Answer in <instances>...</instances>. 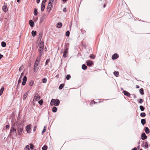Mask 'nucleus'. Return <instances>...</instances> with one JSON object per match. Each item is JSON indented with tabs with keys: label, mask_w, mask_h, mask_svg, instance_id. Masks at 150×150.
<instances>
[{
	"label": "nucleus",
	"mask_w": 150,
	"mask_h": 150,
	"mask_svg": "<svg viewBox=\"0 0 150 150\" xmlns=\"http://www.w3.org/2000/svg\"><path fill=\"white\" fill-rule=\"evenodd\" d=\"M16 129L14 127V125H13L11 128L9 135L12 139L14 138V137H16L17 134H16Z\"/></svg>",
	"instance_id": "obj_1"
},
{
	"label": "nucleus",
	"mask_w": 150,
	"mask_h": 150,
	"mask_svg": "<svg viewBox=\"0 0 150 150\" xmlns=\"http://www.w3.org/2000/svg\"><path fill=\"white\" fill-rule=\"evenodd\" d=\"M44 47V42L43 41H42L40 42L38 49L40 57H41L42 54V52L43 50Z\"/></svg>",
	"instance_id": "obj_2"
},
{
	"label": "nucleus",
	"mask_w": 150,
	"mask_h": 150,
	"mask_svg": "<svg viewBox=\"0 0 150 150\" xmlns=\"http://www.w3.org/2000/svg\"><path fill=\"white\" fill-rule=\"evenodd\" d=\"M60 103L59 100L58 99H52L51 100L50 104L51 105H54L57 106Z\"/></svg>",
	"instance_id": "obj_3"
},
{
	"label": "nucleus",
	"mask_w": 150,
	"mask_h": 150,
	"mask_svg": "<svg viewBox=\"0 0 150 150\" xmlns=\"http://www.w3.org/2000/svg\"><path fill=\"white\" fill-rule=\"evenodd\" d=\"M23 126L21 125H18V126L17 129V131L18 132V135H21L22 133V132L23 131Z\"/></svg>",
	"instance_id": "obj_4"
},
{
	"label": "nucleus",
	"mask_w": 150,
	"mask_h": 150,
	"mask_svg": "<svg viewBox=\"0 0 150 150\" xmlns=\"http://www.w3.org/2000/svg\"><path fill=\"white\" fill-rule=\"evenodd\" d=\"M69 46V43H67L65 46V50L63 54V56L64 57H67L66 54L68 53Z\"/></svg>",
	"instance_id": "obj_5"
},
{
	"label": "nucleus",
	"mask_w": 150,
	"mask_h": 150,
	"mask_svg": "<svg viewBox=\"0 0 150 150\" xmlns=\"http://www.w3.org/2000/svg\"><path fill=\"white\" fill-rule=\"evenodd\" d=\"M39 63L38 62L37 63L35 62L33 69V71L34 72H36L38 71L39 67Z\"/></svg>",
	"instance_id": "obj_6"
},
{
	"label": "nucleus",
	"mask_w": 150,
	"mask_h": 150,
	"mask_svg": "<svg viewBox=\"0 0 150 150\" xmlns=\"http://www.w3.org/2000/svg\"><path fill=\"white\" fill-rule=\"evenodd\" d=\"M31 125H29L26 126L25 128L28 133H30V129L31 128Z\"/></svg>",
	"instance_id": "obj_7"
},
{
	"label": "nucleus",
	"mask_w": 150,
	"mask_h": 150,
	"mask_svg": "<svg viewBox=\"0 0 150 150\" xmlns=\"http://www.w3.org/2000/svg\"><path fill=\"white\" fill-rule=\"evenodd\" d=\"M23 81L22 82V84L23 85H25L26 83L27 80V77L26 76H25L24 77L23 79Z\"/></svg>",
	"instance_id": "obj_8"
},
{
	"label": "nucleus",
	"mask_w": 150,
	"mask_h": 150,
	"mask_svg": "<svg viewBox=\"0 0 150 150\" xmlns=\"http://www.w3.org/2000/svg\"><path fill=\"white\" fill-rule=\"evenodd\" d=\"M45 2L42 1L41 5V11H43L45 7Z\"/></svg>",
	"instance_id": "obj_9"
},
{
	"label": "nucleus",
	"mask_w": 150,
	"mask_h": 150,
	"mask_svg": "<svg viewBox=\"0 0 150 150\" xmlns=\"http://www.w3.org/2000/svg\"><path fill=\"white\" fill-rule=\"evenodd\" d=\"M2 10L5 13H6L8 10L7 6L5 5V3H4V5L2 7Z\"/></svg>",
	"instance_id": "obj_10"
},
{
	"label": "nucleus",
	"mask_w": 150,
	"mask_h": 150,
	"mask_svg": "<svg viewBox=\"0 0 150 150\" xmlns=\"http://www.w3.org/2000/svg\"><path fill=\"white\" fill-rule=\"evenodd\" d=\"M40 97L38 95H35L34 96L33 100H35L37 101H38L40 99Z\"/></svg>",
	"instance_id": "obj_11"
},
{
	"label": "nucleus",
	"mask_w": 150,
	"mask_h": 150,
	"mask_svg": "<svg viewBox=\"0 0 150 150\" xmlns=\"http://www.w3.org/2000/svg\"><path fill=\"white\" fill-rule=\"evenodd\" d=\"M119 57L118 54L116 53L114 54L112 57V58L113 59H117Z\"/></svg>",
	"instance_id": "obj_12"
},
{
	"label": "nucleus",
	"mask_w": 150,
	"mask_h": 150,
	"mask_svg": "<svg viewBox=\"0 0 150 150\" xmlns=\"http://www.w3.org/2000/svg\"><path fill=\"white\" fill-rule=\"evenodd\" d=\"M87 64L88 66H91L93 64L92 61L88 60L86 61Z\"/></svg>",
	"instance_id": "obj_13"
},
{
	"label": "nucleus",
	"mask_w": 150,
	"mask_h": 150,
	"mask_svg": "<svg viewBox=\"0 0 150 150\" xmlns=\"http://www.w3.org/2000/svg\"><path fill=\"white\" fill-rule=\"evenodd\" d=\"M123 93L125 95H126L128 97H130V94L129 93L125 91H123Z\"/></svg>",
	"instance_id": "obj_14"
},
{
	"label": "nucleus",
	"mask_w": 150,
	"mask_h": 150,
	"mask_svg": "<svg viewBox=\"0 0 150 150\" xmlns=\"http://www.w3.org/2000/svg\"><path fill=\"white\" fill-rule=\"evenodd\" d=\"M52 5V3H48V4L47 6V10L49 12L51 9V8Z\"/></svg>",
	"instance_id": "obj_15"
},
{
	"label": "nucleus",
	"mask_w": 150,
	"mask_h": 150,
	"mask_svg": "<svg viewBox=\"0 0 150 150\" xmlns=\"http://www.w3.org/2000/svg\"><path fill=\"white\" fill-rule=\"evenodd\" d=\"M141 138L142 140H144L147 138V136L144 133H143L142 134Z\"/></svg>",
	"instance_id": "obj_16"
},
{
	"label": "nucleus",
	"mask_w": 150,
	"mask_h": 150,
	"mask_svg": "<svg viewBox=\"0 0 150 150\" xmlns=\"http://www.w3.org/2000/svg\"><path fill=\"white\" fill-rule=\"evenodd\" d=\"M28 92L27 91L26 93H25L24 94V95L23 96V100H25L26 99V97H27L28 94Z\"/></svg>",
	"instance_id": "obj_17"
},
{
	"label": "nucleus",
	"mask_w": 150,
	"mask_h": 150,
	"mask_svg": "<svg viewBox=\"0 0 150 150\" xmlns=\"http://www.w3.org/2000/svg\"><path fill=\"white\" fill-rule=\"evenodd\" d=\"M29 23L30 25L32 27H33L34 26V23L33 21L32 20H30L29 21Z\"/></svg>",
	"instance_id": "obj_18"
},
{
	"label": "nucleus",
	"mask_w": 150,
	"mask_h": 150,
	"mask_svg": "<svg viewBox=\"0 0 150 150\" xmlns=\"http://www.w3.org/2000/svg\"><path fill=\"white\" fill-rule=\"evenodd\" d=\"M62 26V24L61 23L59 22L57 24V27L59 28H60Z\"/></svg>",
	"instance_id": "obj_19"
},
{
	"label": "nucleus",
	"mask_w": 150,
	"mask_h": 150,
	"mask_svg": "<svg viewBox=\"0 0 150 150\" xmlns=\"http://www.w3.org/2000/svg\"><path fill=\"white\" fill-rule=\"evenodd\" d=\"M40 57H40L39 55V56L37 57L35 62H38L39 63H40Z\"/></svg>",
	"instance_id": "obj_20"
},
{
	"label": "nucleus",
	"mask_w": 150,
	"mask_h": 150,
	"mask_svg": "<svg viewBox=\"0 0 150 150\" xmlns=\"http://www.w3.org/2000/svg\"><path fill=\"white\" fill-rule=\"evenodd\" d=\"M145 131L146 134H148L150 132V130L148 127L145 128Z\"/></svg>",
	"instance_id": "obj_21"
},
{
	"label": "nucleus",
	"mask_w": 150,
	"mask_h": 150,
	"mask_svg": "<svg viewBox=\"0 0 150 150\" xmlns=\"http://www.w3.org/2000/svg\"><path fill=\"white\" fill-rule=\"evenodd\" d=\"M4 89V87L3 86H2L0 90V96H1L2 94L3 91Z\"/></svg>",
	"instance_id": "obj_22"
},
{
	"label": "nucleus",
	"mask_w": 150,
	"mask_h": 150,
	"mask_svg": "<svg viewBox=\"0 0 150 150\" xmlns=\"http://www.w3.org/2000/svg\"><path fill=\"white\" fill-rule=\"evenodd\" d=\"M142 124L144 125L146 123V120L145 119H142L141 120Z\"/></svg>",
	"instance_id": "obj_23"
},
{
	"label": "nucleus",
	"mask_w": 150,
	"mask_h": 150,
	"mask_svg": "<svg viewBox=\"0 0 150 150\" xmlns=\"http://www.w3.org/2000/svg\"><path fill=\"white\" fill-rule=\"evenodd\" d=\"M114 74L116 76L118 77L119 76V73L117 71H115L114 72Z\"/></svg>",
	"instance_id": "obj_24"
},
{
	"label": "nucleus",
	"mask_w": 150,
	"mask_h": 150,
	"mask_svg": "<svg viewBox=\"0 0 150 150\" xmlns=\"http://www.w3.org/2000/svg\"><path fill=\"white\" fill-rule=\"evenodd\" d=\"M57 108L55 107H53L52 110V112H56L57 111Z\"/></svg>",
	"instance_id": "obj_25"
},
{
	"label": "nucleus",
	"mask_w": 150,
	"mask_h": 150,
	"mask_svg": "<svg viewBox=\"0 0 150 150\" xmlns=\"http://www.w3.org/2000/svg\"><path fill=\"white\" fill-rule=\"evenodd\" d=\"M139 91H140V94L142 95H143L144 94V90H143V88H142L140 89L139 90Z\"/></svg>",
	"instance_id": "obj_26"
},
{
	"label": "nucleus",
	"mask_w": 150,
	"mask_h": 150,
	"mask_svg": "<svg viewBox=\"0 0 150 150\" xmlns=\"http://www.w3.org/2000/svg\"><path fill=\"white\" fill-rule=\"evenodd\" d=\"M1 46L3 47H5L6 46V42H1Z\"/></svg>",
	"instance_id": "obj_27"
},
{
	"label": "nucleus",
	"mask_w": 150,
	"mask_h": 150,
	"mask_svg": "<svg viewBox=\"0 0 150 150\" xmlns=\"http://www.w3.org/2000/svg\"><path fill=\"white\" fill-rule=\"evenodd\" d=\"M29 84L30 86H32L34 84V81H31L29 82Z\"/></svg>",
	"instance_id": "obj_28"
},
{
	"label": "nucleus",
	"mask_w": 150,
	"mask_h": 150,
	"mask_svg": "<svg viewBox=\"0 0 150 150\" xmlns=\"http://www.w3.org/2000/svg\"><path fill=\"white\" fill-rule=\"evenodd\" d=\"M34 14L36 16L38 13V11L36 8H35L34 10Z\"/></svg>",
	"instance_id": "obj_29"
},
{
	"label": "nucleus",
	"mask_w": 150,
	"mask_h": 150,
	"mask_svg": "<svg viewBox=\"0 0 150 150\" xmlns=\"http://www.w3.org/2000/svg\"><path fill=\"white\" fill-rule=\"evenodd\" d=\"M82 69L83 70L86 69L87 68V67L84 64L82 65Z\"/></svg>",
	"instance_id": "obj_30"
},
{
	"label": "nucleus",
	"mask_w": 150,
	"mask_h": 150,
	"mask_svg": "<svg viewBox=\"0 0 150 150\" xmlns=\"http://www.w3.org/2000/svg\"><path fill=\"white\" fill-rule=\"evenodd\" d=\"M32 35L33 37H34L35 35H36V31H34L33 30L32 32Z\"/></svg>",
	"instance_id": "obj_31"
},
{
	"label": "nucleus",
	"mask_w": 150,
	"mask_h": 150,
	"mask_svg": "<svg viewBox=\"0 0 150 150\" xmlns=\"http://www.w3.org/2000/svg\"><path fill=\"white\" fill-rule=\"evenodd\" d=\"M48 147L46 145H45L44 146L42 147V150H46L47 149Z\"/></svg>",
	"instance_id": "obj_32"
},
{
	"label": "nucleus",
	"mask_w": 150,
	"mask_h": 150,
	"mask_svg": "<svg viewBox=\"0 0 150 150\" xmlns=\"http://www.w3.org/2000/svg\"><path fill=\"white\" fill-rule=\"evenodd\" d=\"M139 108H140V109L141 110V111H144V109H145V108L142 105H140V106H139Z\"/></svg>",
	"instance_id": "obj_33"
},
{
	"label": "nucleus",
	"mask_w": 150,
	"mask_h": 150,
	"mask_svg": "<svg viewBox=\"0 0 150 150\" xmlns=\"http://www.w3.org/2000/svg\"><path fill=\"white\" fill-rule=\"evenodd\" d=\"M24 150H30L29 146V145H27L25 147Z\"/></svg>",
	"instance_id": "obj_34"
},
{
	"label": "nucleus",
	"mask_w": 150,
	"mask_h": 150,
	"mask_svg": "<svg viewBox=\"0 0 150 150\" xmlns=\"http://www.w3.org/2000/svg\"><path fill=\"white\" fill-rule=\"evenodd\" d=\"M146 113L145 112H142L140 114V116L141 117H144L145 116Z\"/></svg>",
	"instance_id": "obj_35"
},
{
	"label": "nucleus",
	"mask_w": 150,
	"mask_h": 150,
	"mask_svg": "<svg viewBox=\"0 0 150 150\" xmlns=\"http://www.w3.org/2000/svg\"><path fill=\"white\" fill-rule=\"evenodd\" d=\"M64 86V85L63 84H61L59 87V89H61Z\"/></svg>",
	"instance_id": "obj_36"
},
{
	"label": "nucleus",
	"mask_w": 150,
	"mask_h": 150,
	"mask_svg": "<svg viewBox=\"0 0 150 150\" xmlns=\"http://www.w3.org/2000/svg\"><path fill=\"white\" fill-rule=\"evenodd\" d=\"M90 57L92 59H94L96 57V56L93 54H91L90 55Z\"/></svg>",
	"instance_id": "obj_37"
},
{
	"label": "nucleus",
	"mask_w": 150,
	"mask_h": 150,
	"mask_svg": "<svg viewBox=\"0 0 150 150\" xmlns=\"http://www.w3.org/2000/svg\"><path fill=\"white\" fill-rule=\"evenodd\" d=\"M38 103L40 105H42L43 103V100L42 99H41L39 101Z\"/></svg>",
	"instance_id": "obj_38"
},
{
	"label": "nucleus",
	"mask_w": 150,
	"mask_h": 150,
	"mask_svg": "<svg viewBox=\"0 0 150 150\" xmlns=\"http://www.w3.org/2000/svg\"><path fill=\"white\" fill-rule=\"evenodd\" d=\"M70 33L69 31H67L66 33V35L67 37L69 36Z\"/></svg>",
	"instance_id": "obj_39"
},
{
	"label": "nucleus",
	"mask_w": 150,
	"mask_h": 150,
	"mask_svg": "<svg viewBox=\"0 0 150 150\" xmlns=\"http://www.w3.org/2000/svg\"><path fill=\"white\" fill-rule=\"evenodd\" d=\"M66 78L67 80H69L71 78V76L69 75H67L66 76Z\"/></svg>",
	"instance_id": "obj_40"
},
{
	"label": "nucleus",
	"mask_w": 150,
	"mask_h": 150,
	"mask_svg": "<svg viewBox=\"0 0 150 150\" xmlns=\"http://www.w3.org/2000/svg\"><path fill=\"white\" fill-rule=\"evenodd\" d=\"M47 81V79L46 78H44L42 79V82L43 83H45Z\"/></svg>",
	"instance_id": "obj_41"
},
{
	"label": "nucleus",
	"mask_w": 150,
	"mask_h": 150,
	"mask_svg": "<svg viewBox=\"0 0 150 150\" xmlns=\"http://www.w3.org/2000/svg\"><path fill=\"white\" fill-rule=\"evenodd\" d=\"M143 101V100L142 99H140L139 100L138 102L139 103H142Z\"/></svg>",
	"instance_id": "obj_42"
},
{
	"label": "nucleus",
	"mask_w": 150,
	"mask_h": 150,
	"mask_svg": "<svg viewBox=\"0 0 150 150\" xmlns=\"http://www.w3.org/2000/svg\"><path fill=\"white\" fill-rule=\"evenodd\" d=\"M21 77H20L19 80H18V85L19 83H20L21 82Z\"/></svg>",
	"instance_id": "obj_43"
},
{
	"label": "nucleus",
	"mask_w": 150,
	"mask_h": 150,
	"mask_svg": "<svg viewBox=\"0 0 150 150\" xmlns=\"http://www.w3.org/2000/svg\"><path fill=\"white\" fill-rule=\"evenodd\" d=\"M42 33H40L39 34V38L40 39V40H41L42 38Z\"/></svg>",
	"instance_id": "obj_44"
},
{
	"label": "nucleus",
	"mask_w": 150,
	"mask_h": 150,
	"mask_svg": "<svg viewBox=\"0 0 150 150\" xmlns=\"http://www.w3.org/2000/svg\"><path fill=\"white\" fill-rule=\"evenodd\" d=\"M30 149H33L34 148V147H33V145L32 144H30Z\"/></svg>",
	"instance_id": "obj_45"
},
{
	"label": "nucleus",
	"mask_w": 150,
	"mask_h": 150,
	"mask_svg": "<svg viewBox=\"0 0 150 150\" xmlns=\"http://www.w3.org/2000/svg\"><path fill=\"white\" fill-rule=\"evenodd\" d=\"M144 144H145L144 146H145V147L146 148H147L148 147V143L146 142H145L144 143Z\"/></svg>",
	"instance_id": "obj_46"
},
{
	"label": "nucleus",
	"mask_w": 150,
	"mask_h": 150,
	"mask_svg": "<svg viewBox=\"0 0 150 150\" xmlns=\"http://www.w3.org/2000/svg\"><path fill=\"white\" fill-rule=\"evenodd\" d=\"M46 131V129H45V126L44 127V128L43 129V130H42V134H43L44 132H45Z\"/></svg>",
	"instance_id": "obj_47"
},
{
	"label": "nucleus",
	"mask_w": 150,
	"mask_h": 150,
	"mask_svg": "<svg viewBox=\"0 0 150 150\" xmlns=\"http://www.w3.org/2000/svg\"><path fill=\"white\" fill-rule=\"evenodd\" d=\"M50 61V59H47L46 60L45 62V64L47 65L48 64V63Z\"/></svg>",
	"instance_id": "obj_48"
},
{
	"label": "nucleus",
	"mask_w": 150,
	"mask_h": 150,
	"mask_svg": "<svg viewBox=\"0 0 150 150\" xmlns=\"http://www.w3.org/2000/svg\"><path fill=\"white\" fill-rule=\"evenodd\" d=\"M54 0H49V3H53Z\"/></svg>",
	"instance_id": "obj_49"
},
{
	"label": "nucleus",
	"mask_w": 150,
	"mask_h": 150,
	"mask_svg": "<svg viewBox=\"0 0 150 150\" xmlns=\"http://www.w3.org/2000/svg\"><path fill=\"white\" fill-rule=\"evenodd\" d=\"M10 127V126L9 125H7L6 126V129H9Z\"/></svg>",
	"instance_id": "obj_50"
},
{
	"label": "nucleus",
	"mask_w": 150,
	"mask_h": 150,
	"mask_svg": "<svg viewBox=\"0 0 150 150\" xmlns=\"http://www.w3.org/2000/svg\"><path fill=\"white\" fill-rule=\"evenodd\" d=\"M95 103H96V102H95L94 101H92L91 102V105H92V104H95Z\"/></svg>",
	"instance_id": "obj_51"
},
{
	"label": "nucleus",
	"mask_w": 150,
	"mask_h": 150,
	"mask_svg": "<svg viewBox=\"0 0 150 150\" xmlns=\"http://www.w3.org/2000/svg\"><path fill=\"white\" fill-rule=\"evenodd\" d=\"M136 87L137 88H139V86L138 85H136Z\"/></svg>",
	"instance_id": "obj_52"
},
{
	"label": "nucleus",
	"mask_w": 150,
	"mask_h": 150,
	"mask_svg": "<svg viewBox=\"0 0 150 150\" xmlns=\"http://www.w3.org/2000/svg\"><path fill=\"white\" fill-rule=\"evenodd\" d=\"M40 0H36V2L37 3H39Z\"/></svg>",
	"instance_id": "obj_53"
},
{
	"label": "nucleus",
	"mask_w": 150,
	"mask_h": 150,
	"mask_svg": "<svg viewBox=\"0 0 150 150\" xmlns=\"http://www.w3.org/2000/svg\"><path fill=\"white\" fill-rule=\"evenodd\" d=\"M3 57V55L1 54H0V59H1L2 57Z\"/></svg>",
	"instance_id": "obj_54"
},
{
	"label": "nucleus",
	"mask_w": 150,
	"mask_h": 150,
	"mask_svg": "<svg viewBox=\"0 0 150 150\" xmlns=\"http://www.w3.org/2000/svg\"><path fill=\"white\" fill-rule=\"evenodd\" d=\"M23 73H22L21 74V75L20 76V77H21V79H22V76H23Z\"/></svg>",
	"instance_id": "obj_55"
},
{
	"label": "nucleus",
	"mask_w": 150,
	"mask_h": 150,
	"mask_svg": "<svg viewBox=\"0 0 150 150\" xmlns=\"http://www.w3.org/2000/svg\"><path fill=\"white\" fill-rule=\"evenodd\" d=\"M137 148L136 147L134 148L133 149H132V150H137Z\"/></svg>",
	"instance_id": "obj_56"
},
{
	"label": "nucleus",
	"mask_w": 150,
	"mask_h": 150,
	"mask_svg": "<svg viewBox=\"0 0 150 150\" xmlns=\"http://www.w3.org/2000/svg\"><path fill=\"white\" fill-rule=\"evenodd\" d=\"M36 129V127H35L34 128V129H33V130L34 131H35V130Z\"/></svg>",
	"instance_id": "obj_57"
},
{
	"label": "nucleus",
	"mask_w": 150,
	"mask_h": 150,
	"mask_svg": "<svg viewBox=\"0 0 150 150\" xmlns=\"http://www.w3.org/2000/svg\"><path fill=\"white\" fill-rule=\"evenodd\" d=\"M47 1V0H44L43 1H44L45 2H45H46Z\"/></svg>",
	"instance_id": "obj_58"
},
{
	"label": "nucleus",
	"mask_w": 150,
	"mask_h": 150,
	"mask_svg": "<svg viewBox=\"0 0 150 150\" xmlns=\"http://www.w3.org/2000/svg\"><path fill=\"white\" fill-rule=\"evenodd\" d=\"M64 11H66V8H64L63 10Z\"/></svg>",
	"instance_id": "obj_59"
},
{
	"label": "nucleus",
	"mask_w": 150,
	"mask_h": 150,
	"mask_svg": "<svg viewBox=\"0 0 150 150\" xmlns=\"http://www.w3.org/2000/svg\"><path fill=\"white\" fill-rule=\"evenodd\" d=\"M67 0H62V1L64 2H65Z\"/></svg>",
	"instance_id": "obj_60"
},
{
	"label": "nucleus",
	"mask_w": 150,
	"mask_h": 150,
	"mask_svg": "<svg viewBox=\"0 0 150 150\" xmlns=\"http://www.w3.org/2000/svg\"><path fill=\"white\" fill-rule=\"evenodd\" d=\"M20 0H17V2H19V1H20Z\"/></svg>",
	"instance_id": "obj_61"
},
{
	"label": "nucleus",
	"mask_w": 150,
	"mask_h": 150,
	"mask_svg": "<svg viewBox=\"0 0 150 150\" xmlns=\"http://www.w3.org/2000/svg\"><path fill=\"white\" fill-rule=\"evenodd\" d=\"M106 4H104V6H103L104 7H105V6H106Z\"/></svg>",
	"instance_id": "obj_62"
},
{
	"label": "nucleus",
	"mask_w": 150,
	"mask_h": 150,
	"mask_svg": "<svg viewBox=\"0 0 150 150\" xmlns=\"http://www.w3.org/2000/svg\"><path fill=\"white\" fill-rule=\"evenodd\" d=\"M140 150H143L142 149H140Z\"/></svg>",
	"instance_id": "obj_63"
}]
</instances>
